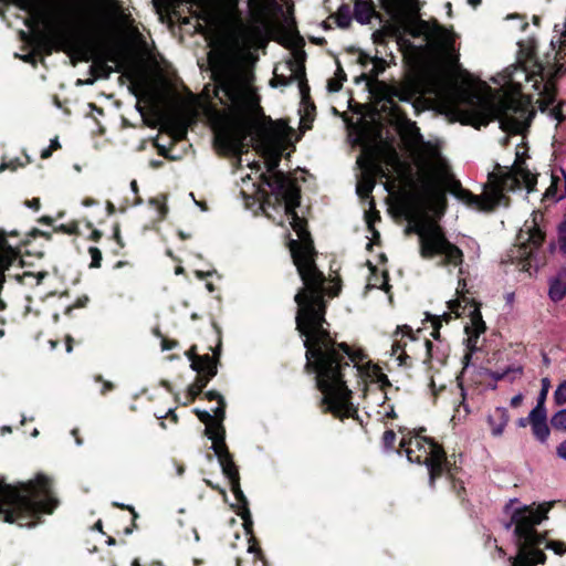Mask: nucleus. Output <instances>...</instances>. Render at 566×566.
<instances>
[{
    "instance_id": "nucleus-50",
    "label": "nucleus",
    "mask_w": 566,
    "mask_h": 566,
    "mask_svg": "<svg viewBox=\"0 0 566 566\" xmlns=\"http://www.w3.org/2000/svg\"><path fill=\"white\" fill-rule=\"evenodd\" d=\"M565 112H566V102H559L557 105L552 106L548 115L552 118L556 119L558 123H562L566 118Z\"/></svg>"
},
{
    "instance_id": "nucleus-56",
    "label": "nucleus",
    "mask_w": 566,
    "mask_h": 566,
    "mask_svg": "<svg viewBox=\"0 0 566 566\" xmlns=\"http://www.w3.org/2000/svg\"><path fill=\"white\" fill-rule=\"evenodd\" d=\"M352 52H355L358 54L357 56V63L361 65L363 67H367L369 63H371L373 59L369 54L366 52L359 50V49H352Z\"/></svg>"
},
{
    "instance_id": "nucleus-27",
    "label": "nucleus",
    "mask_w": 566,
    "mask_h": 566,
    "mask_svg": "<svg viewBox=\"0 0 566 566\" xmlns=\"http://www.w3.org/2000/svg\"><path fill=\"white\" fill-rule=\"evenodd\" d=\"M493 437H501L510 421V413L504 407H496L486 418Z\"/></svg>"
},
{
    "instance_id": "nucleus-26",
    "label": "nucleus",
    "mask_w": 566,
    "mask_h": 566,
    "mask_svg": "<svg viewBox=\"0 0 566 566\" xmlns=\"http://www.w3.org/2000/svg\"><path fill=\"white\" fill-rule=\"evenodd\" d=\"M566 296V266H562L548 281V297L558 303Z\"/></svg>"
},
{
    "instance_id": "nucleus-14",
    "label": "nucleus",
    "mask_w": 566,
    "mask_h": 566,
    "mask_svg": "<svg viewBox=\"0 0 566 566\" xmlns=\"http://www.w3.org/2000/svg\"><path fill=\"white\" fill-rule=\"evenodd\" d=\"M448 190L458 200L483 212H492L499 207L500 191H493V185H489V189L483 195L478 196L463 188L461 182L452 177Z\"/></svg>"
},
{
    "instance_id": "nucleus-28",
    "label": "nucleus",
    "mask_w": 566,
    "mask_h": 566,
    "mask_svg": "<svg viewBox=\"0 0 566 566\" xmlns=\"http://www.w3.org/2000/svg\"><path fill=\"white\" fill-rule=\"evenodd\" d=\"M376 14L375 6L371 0H356L354 4V18L361 24L370 22L371 18Z\"/></svg>"
},
{
    "instance_id": "nucleus-35",
    "label": "nucleus",
    "mask_w": 566,
    "mask_h": 566,
    "mask_svg": "<svg viewBox=\"0 0 566 566\" xmlns=\"http://www.w3.org/2000/svg\"><path fill=\"white\" fill-rule=\"evenodd\" d=\"M556 247H557L559 253H562L563 255H566V219L563 220L557 226V242L556 243L552 242L549 244L551 252H553L556 249Z\"/></svg>"
},
{
    "instance_id": "nucleus-37",
    "label": "nucleus",
    "mask_w": 566,
    "mask_h": 566,
    "mask_svg": "<svg viewBox=\"0 0 566 566\" xmlns=\"http://www.w3.org/2000/svg\"><path fill=\"white\" fill-rule=\"evenodd\" d=\"M371 381L377 382L379 385V389L385 394L382 407L386 405L387 397V388L391 387V382L386 374L382 373L381 368L379 367L377 371H375L371 377H369Z\"/></svg>"
},
{
    "instance_id": "nucleus-11",
    "label": "nucleus",
    "mask_w": 566,
    "mask_h": 566,
    "mask_svg": "<svg viewBox=\"0 0 566 566\" xmlns=\"http://www.w3.org/2000/svg\"><path fill=\"white\" fill-rule=\"evenodd\" d=\"M488 184L493 185V191H500L499 206L503 202L507 206L510 198L505 192L520 189L522 184L527 192L535 191L537 175L533 174L524 165V161L520 160V154L516 153V161L512 168H504L500 164H495L494 170L488 175Z\"/></svg>"
},
{
    "instance_id": "nucleus-30",
    "label": "nucleus",
    "mask_w": 566,
    "mask_h": 566,
    "mask_svg": "<svg viewBox=\"0 0 566 566\" xmlns=\"http://www.w3.org/2000/svg\"><path fill=\"white\" fill-rule=\"evenodd\" d=\"M290 66L292 72L294 73L293 77L298 80V87L302 101L306 103V101L310 99V86L305 75V66L303 63L298 64L295 61H291Z\"/></svg>"
},
{
    "instance_id": "nucleus-12",
    "label": "nucleus",
    "mask_w": 566,
    "mask_h": 566,
    "mask_svg": "<svg viewBox=\"0 0 566 566\" xmlns=\"http://www.w3.org/2000/svg\"><path fill=\"white\" fill-rule=\"evenodd\" d=\"M226 401L218 403L217 408L212 410L213 415L207 410L198 408L193 409V413L206 426L203 434L212 441L211 449L217 458L231 454L226 443V427L223 424L226 419Z\"/></svg>"
},
{
    "instance_id": "nucleus-19",
    "label": "nucleus",
    "mask_w": 566,
    "mask_h": 566,
    "mask_svg": "<svg viewBox=\"0 0 566 566\" xmlns=\"http://www.w3.org/2000/svg\"><path fill=\"white\" fill-rule=\"evenodd\" d=\"M280 161V155L272 156L265 160L266 172H262L260 175L261 186L258 187L255 192L258 199L260 200V206L265 203V196L263 195V192H265L266 195H277L279 191L275 188L274 180H276L279 175L281 174L287 177L283 171L277 169Z\"/></svg>"
},
{
    "instance_id": "nucleus-48",
    "label": "nucleus",
    "mask_w": 566,
    "mask_h": 566,
    "mask_svg": "<svg viewBox=\"0 0 566 566\" xmlns=\"http://www.w3.org/2000/svg\"><path fill=\"white\" fill-rule=\"evenodd\" d=\"M551 423L554 429L566 431V409L558 410L552 417Z\"/></svg>"
},
{
    "instance_id": "nucleus-53",
    "label": "nucleus",
    "mask_w": 566,
    "mask_h": 566,
    "mask_svg": "<svg viewBox=\"0 0 566 566\" xmlns=\"http://www.w3.org/2000/svg\"><path fill=\"white\" fill-rule=\"evenodd\" d=\"M448 356H449L448 348L442 347L440 345H438L436 347L433 346L432 361L436 360L439 364L444 365Z\"/></svg>"
},
{
    "instance_id": "nucleus-1",
    "label": "nucleus",
    "mask_w": 566,
    "mask_h": 566,
    "mask_svg": "<svg viewBox=\"0 0 566 566\" xmlns=\"http://www.w3.org/2000/svg\"><path fill=\"white\" fill-rule=\"evenodd\" d=\"M316 316L300 318L295 315V329L303 338L305 347L306 374H314L316 388L322 392L321 407L340 420L353 418L361 423L358 408L353 403V391L347 385V375L371 377L379 366L367 359L361 348L345 342H337L326 319L327 301L312 306Z\"/></svg>"
},
{
    "instance_id": "nucleus-55",
    "label": "nucleus",
    "mask_w": 566,
    "mask_h": 566,
    "mask_svg": "<svg viewBox=\"0 0 566 566\" xmlns=\"http://www.w3.org/2000/svg\"><path fill=\"white\" fill-rule=\"evenodd\" d=\"M157 419L160 420L159 422V426L163 428V429H166V423L164 421L165 418L169 419L171 422L174 423H178V416L175 411V409H169L166 415H155Z\"/></svg>"
},
{
    "instance_id": "nucleus-59",
    "label": "nucleus",
    "mask_w": 566,
    "mask_h": 566,
    "mask_svg": "<svg viewBox=\"0 0 566 566\" xmlns=\"http://www.w3.org/2000/svg\"><path fill=\"white\" fill-rule=\"evenodd\" d=\"M155 334L159 337H161V349L163 350H171L178 346V342L175 339H168L161 335L159 329L155 331Z\"/></svg>"
},
{
    "instance_id": "nucleus-57",
    "label": "nucleus",
    "mask_w": 566,
    "mask_h": 566,
    "mask_svg": "<svg viewBox=\"0 0 566 566\" xmlns=\"http://www.w3.org/2000/svg\"><path fill=\"white\" fill-rule=\"evenodd\" d=\"M96 382L102 384L101 395L105 396L107 392L114 390L115 385L112 381L105 380L101 375L94 377Z\"/></svg>"
},
{
    "instance_id": "nucleus-43",
    "label": "nucleus",
    "mask_w": 566,
    "mask_h": 566,
    "mask_svg": "<svg viewBox=\"0 0 566 566\" xmlns=\"http://www.w3.org/2000/svg\"><path fill=\"white\" fill-rule=\"evenodd\" d=\"M396 439H397V436L394 430H391V429L386 430L384 432L382 439H381L384 449L386 451H397L398 453H401V451H403V450L400 448L397 449L395 447Z\"/></svg>"
},
{
    "instance_id": "nucleus-36",
    "label": "nucleus",
    "mask_w": 566,
    "mask_h": 566,
    "mask_svg": "<svg viewBox=\"0 0 566 566\" xmlns=\"http://www.w3.org/2000/svg\"><path fill=\"white\" fill-rule=\"evenodd\" d=\"M347 80V75L342 67L340 63L337 61V69L335 72V77L331 78L327 83V88L329 92H338L343 87V83Z\"/></svg>"
},
{
    "instance_id": "nucleus-58",
    "label": "nucleus",
    "mask_w": 566,
    "mask_h": 566,
    "mask_svg": "<svg viewBox=\"0 0 566 566\" xmlns=\"http://www.w3.org/2000/svg\"><path fill=\"white\" fill-rule=\"evenodd\" d=\"M40 234H42V230L33 228L27 232L23 238L20 239V244L27 247L32 239L40 237Z\"/></svg>"
},
{
    "instance_id": "nucleus-40",
    "label": "nucleus",
    "mask_w": 566,
    "mask_h": 566,
    "mask_svg": "<svg viewBox=\"0 0 566 566\" xmlns=\"http://www.w3.org/2000/svg\"><path fill=\"white\" fill-rule=\"evenodd\" d=\"M528 417L530 423L547 421V411L545 408V403L542 401H537L536 406L531 410Z\"/></svg>"
},
{
    "instance_id": "nucleus-46",
    "label": "nucleus",
    "mask_w": 566,
    "mask_h": 566,
    "mask_svg": "<svg viewBox=\"0 0 566 566\" xmlns=\"http://www.w3.org/2000/svg\"><path fill=\"white\" fill-rule=\"evenodd\" d=\"M554 102H555V92L554 91L549 92L546 88L545 95L537 101L539 111L542 113L549 114V109L552 108Z\"/></svg>"
},
{
    "instance_id": "nucleus-44",
    "label": "nucleus",
    "mask_w": 566,
    "mask_h": 566,
    "mask_svg": "<svg viewBox=\"0 0 566 566\" xmlns=\"http://www.w3.org/2000/svg\"><path fill=\"white\" fill-rule=\"evenodd\" d=\"M523 375V367L516 366V367H507L503 373L497 374L495 376V379L503 380L507 379L509 381L513 382L517 378H520Z\"/></svg>"
},
{
    "instance_id": "nucleus-51",
    "label": "nucleus",
    "mask_w": 566,
    "mask_h": 566,
    "mask_svg": "<svg viewBox=\"0 0 566 566\" xmlns=\"http://www.w3.org/2000/svg\"><path fill=\"white\" fill-rule=\"evenodd\" d=\"M88 253L91 255V269H99L102 264V251L96 247H90Z\"/></svg>"
},
{
    "instance_id": "nucleus-62",
    "label": "nucleus",
    "mask_w": 566,
    "mask_h": 566,
    "mask_svg": "<svg viewBox=\"0 0 566 566\" xmlns=\"http://www.w3.org/2000/svg\"><path fill=\"white\" fill-rule=\"evenodd\" d=\"M387 39V32L384 30H377L373 33V41L376 44H385Z\"/></svg>"
},
{
    "instance_id": "nucleus-34",
    "label": "nucleus",
    "mask_w": 566,
    "mask_h": 566,
    "mask_svg": "<svg viewBox=\"0 0 566 566\" xmlns=\"http://www.w3.org/2000/svg\"><path fill=\"white\" fill-rule=\"evenodd\" d=\"M376 186V181L374 178H367L365 174H363L361 180L357 184V195L361 198H373L371 192ZM371 206L375 207L374 199H371Z\"/></svg>"
},
{
    "instance_id": "nucleus-29",
    "label": "nucleus",
    "mask_w": 566,
    "mask_h": 566,
    "mask_svg": "<svg viewBox=\"0 0 566 566\" xmlns=\"http://www.w3.org/2000/svg\"><path fill=\"white\" fill-rule=\"evenodd\" d=\"M527 237L525 238V240H523V234L520 233L517 235V240L520 241L518 244H530V247H532V249H537V250H541L544 241H545V238H546V233L545 231H543L539 227H537L536 224H534L528 231H527Z\"/></svg>"
},
{
    "instance_id": "nucleus-2",
    "label": "nucleus",
    "mask_w": 566,
    "mask_h": 566,
    "mask_svg": "<svg viewBox=\"0 0 566 566\" xmlns=\"http://www.w3.org/2000/svg\"><path fill=\"white\" fill-rule=\"evenodd\" d=\"M216 85L214 95L220 104L228 105V109L218 113L214 135V147L220 155L240 156L248 151L247 139L256 128V118H262L266 125L260 127V135L264 142L281 139L286 129L283 120H272L264 115L261 97L253 85V75L247 72L226 67L213 72Z\"/></svg>"
},
{
    "instance_id": "nucleus-61",
    "label": "nucleus",
    "mask_w": 566,
    "mask_h": 566,
    "mask_svg": "<svg viewBox=\"0 0 566 566\" xmlns=\"http://www.w3.org/2000/svg\"><path fill=\"white\" fill-rule=\"evenodd\" d=\"M374 276H375V283H374L375 286H377V287H379L380 290H384V291H388L390 289V285H389V282H388L389 281V275H388L387 271L382 272V282H381L380 285L377 284V282H378L377 274L374 275Z\"/></svg>"
},
{
    "instance_id": "nucleus-18",
    "label": "nucleus",
    "mask_w": 566,
    "mask_h": 566,
    "mask_svg": "<svg viewBox=\"0 0 566 566\" xmlns=\"http://www.w3.org/2000/svg\"><path fill=\"white\" fill-rule=\"evenodd\" d=\"M417 94V90L411 82L382 84L381 98L389 105L394 113L400 111L396 99L410 103Z\"/></svg>"
},
{
    "instance_id": "nucleus-5",
    "label": "nucleus",
    "mask_w": 566,
    "mask_h": 566,
    "mask_svg": "<svg viewBox=\"0 0 566 566\" xmlns=\"http://www.w3.org/2000/svg\"><path fill=\"white\" fill-rule=\"evenodd\" d=\"M57 505L53 481L43 473L19 485H0V520L6 523L34 526Z\"/></svg>"
},
{
    "instance_id": "nucleus-7",
    "label": "nucleus",
    "mask_w": 566,
    "mask_h": 566,
    "mask_svg": "<svg viewBox=\"0 0 566 566\" xmlns=\"http://www.w3.org/2000/svg\"><path fill=\"white\" fill-rule=\"evenodd\" d=\"M33 44L50 55L53 50L65 52L72 60L73 65L77 61L94 63L90 66V74L97 75V78H107L113 69L107 62H116L117 56L113 50L101 53V45L94 39H76L64 30H57L52 35L36 32L32 38Z\"/></svg>"
},
{
    "instance_id": "nucleus-32",
    "label": "nucleus",
    "mask_w": 566,
    "mask_h": 566,
    "mask_svg": "<svg viewBox=\"0 0 566 566\" xmlns=\"http://www.w3.org/2000/svg\"><path fill=\"white\" fill-rule=\"evenodd\" d=\"M460 468L457 465L454 455H451L450 458L446 454V460L443 461L442 468H441V476L446 474L448 480L450 481L453 486H455V478L459 473Z\"/></svg>"
},
{
    "instance_id": "nucleus-13",
    "label": "nucleus",
    "mask_w": 566,
    "mask_h": 566,
    "mask_svg": "<svg viewBox=\"0 0 566 566\" xmlns=\"http://www.w3.org/2000/svg\"><path fill=\"white\" fill-rule=\"evenodd\" d=\"M415 201L424 214L433 213L438 219L443 217L448 208L446 190L433 179L421 181L415 193Z\"/></svg>"
},
{
    "instance_id": "nucleus-22",
    "label": "nucleus",
    "mask_w": 566,
    "mask_h": 566,
    "mask_svg": "<svg viewBox=\"0 0 566 566\" xmlns=\"http://www.w3.org/2000/svg\"><path fill=\"white\" fill-rule=\"evenodd\" d=\"M357 164L363 170V174H365L367 178H374L375 181L377 178H386L388 176L387 168L382 165L378 154L375 151L370 150L365 153L364 156L357 159Z\"/></svg>"
},
{
    "instance_id": "nucleus-64",
    "label": "nucleus",
    "mask_w": 566,
    "mask_h": 566,
    "mask_svg": "<svg viewBox=\"0 0 566 566\" xmlns=\"http://www.w3.org/2000/svg\"><path fill=\"white\" fill-rule=\"evenodd\" d=\"M543 382V387H542V390L538 395V398H537V401H542L545 403L546 401V397H547V392H548V388H549V380L547 378H544L542 380Z\"/></svg>"
},
{
    "instance_id": "nucleus-20",
    "label": "nucleus",
    "mask_w": 566,
    "mask_h": 566,
    "mask_svg": "<svg viewBox=\"0 0 566 566\" xmlns=\"http://www.w3.org/2000/svg\"><path fill=\"white\" fill-rule=\"evenodd\" d=\"M469 316L471 322L464 327V332L468 335L464 344L468 350L475 353L478 350L479 337L485 332L486 325L482 318L480 306L474 301L470 304Z\"/></svg>"
},
{
    "instance_id": "nucleus-52",
    "label": "nucleus",
    "mask_w": 566,
    "mask_h": 566,
    "mask_svg": "<svg viewBox=\"0 0 566 566\" xmlns=\"http://www.w3.org/2000/svg\"><path fill=\"white\" fill-rule=\"evenodd\" d=\"M554 400L557 406L566 403V379L563 380L554 392Z\"/></svg>"
},
{
    "instance_id": "nucleus-23",
    "label": "nucleus",
    "mask_w": 566,
    "mask_h": 566,
    "mask_svg": "<svg viewBox=\"0 0 566 566\" xmlns=\"http://www.w3.org/2000/svg\"><path fill=\"white\" fill-rule=\"evenodd\" d=\"M430 35L437 42V46L444 53H451L454 51L455 34L452 29H448L434 20L430 30Z\"/></svg>"
},
{
    "instance_id": "nucleus-41",
    "label": "nucleus",
    "mask_w": 566,
    "mask_h": 566,
    "mask_svg": "<svg viewBox=\"0 0 566 566\" xmlns=\"http://www.w3.org/2000/svg\"><path fill=\"white\" fill-rule=\"evenodd\" d=\"M235 513L242 518L243 528L247 535L252 537L253 534V521L252 515L249 507H243L242 510H235Z\"/></svg>"
},
{
    "instance_id": "nucleus-25",
    "label": "nucleus",
    "mask_w": 566,
    "mask_h": 566,
    "mask_svg": "<svg viewBox=\"0 0 566 566\" xmlns=\"http://www.w3.org/2000/svg\"><path fill=\"white\" fill-rule=\"evenodd\" d=\"M216 376V370L212 369H210L209 373L197 374L193 382L187 388L186 401L182 405L187 406L193 402L203 392V389L208 386L210 380Z\"/></svg>"
},
{
    "instance_id": "nucleus-39",
    "label": "nucleus",
    "mask_w": 566,
    "mask_h": 566,
    "mask_svg": "<svg viewBox=\"0 0 566 566\" xmlns=\"http://www.w3.org/2000/svg\"><path fill=\"white\" fill-rule=\"evenodd\" d=\"M248 552L254 555L255 560H260L262 566H268V562L265 559V555L260 547V544L254 535L249 538V547Z\"/></svg>"
},
{
    "instance_id": "nucleus-54",
    "label": "nucleus",
    "mask_w": 566,
    "mask_h": 566,
    "mask_svg": "<svg viewBox=\"0 0 566 566\" xmlns=\"http://www.w3.org/2000/svg\"><path fill=\"white\" fill-rule=\"evenodd\" d=\"M427 319H429L431 322V325H432L431 336L436 340L440 342V328H441V319H440V317H436L434 315H431V314L427 313Z\"/></svg>"
},
{
    "instance_id": "nucleus-42",
    "label": "nucleus",
    "mask_w": 566,
    "mask_h": 566,
    "mask_svg": "<svg viewBox=\"0 0 566 566\" xmlns=\"http://www.w3.org/2000/svg\"><path fill=\"white\" fill-rule=\"evenodd\" d=\"M531 426L534 437L541 442H545L551 432L547 422H531Z\"/></svg>"
},
{
    "instance_id": "nucleus-49",
    "label": "nucleus",
    "mask_w": 566,
    "mask_h": 566,
    "mask_svg": "<svg viewBox=\"0 0 566 566\" xmlns=\"http://www.w3.org/2000/svg\"><path fill=\"white\" fill-rule=\"evenodd\" d=\"M543 544L545 548L553 551L556 555L562 556L566 553V544L562 541L549 539L548 535Z\"/></svg>"
},
{
    "instance_id": "nucleus-47",
    "label": "nucleus",
    "mask_w": 566,
    "mask_h": 566,
    "mask_svg": "<svg viewBox=\"0 0 566 566\" xmlns=\"http://www.w3.org/2000/svg\"><path fill=\"white\" fill-rule=\"evenodd\" d=\"M54 232H60L69 235H80L78 222L76 220H72L66 224H60L53 228Z\"/></svg>"
},
{
    "instance_id": "nucleus-31",
    "label": "nucleus",
    "mask_w": 566,
    "mask_h": 566,
    "mask_svg": "<svg viewBox=\"0 0 566 566\" xmlns=\"http://www.w3.org/2000/svg\"><path fill=\"white\" fill-rule=\"evenodd\" d=\"M371 63H373V67L369 71V73L368 74L363 73L357 78V82H359V80L366 81L368 83L373 82V81H377L378 76L380 74H382L385 72L386 67L388 66L387 61L385 59L378 57V56H374Z\"/></svg>"
},
{
    "instance_id": "nucleus-21",
    "label": "nucleus",
    "mask_w": 566,
    "mask_h": 566,
    "mask_svg": "<svg viewBox=\"0 0 566 566\" xmlns=\"http://www.w3.org/2000/svg\"><path fill=\"white\" fill-rule=\"evenodd\" d=\"M512 258L525 272H530L531 269L537 272L539 268L546 264V258L541 253V250L532 249L530 244L516 245V249L512 251Z\"/></svg>"
},
{
    "instance_id": "nucleus-15",
    "label": "nucleus",
    "mask_w": 566,
    "mask_h": 566,
    "mask_svg": "<svg viewBox=\"0 0 566 566\" xmlns=\"http://www.w3.org/2000/svg\"><path fill=\"white\" fill-rule=\"evenodd\" d=\"M8 237L20 238V233L17 230L7 232L0 229V291H2L6 282L4 272L17 261H21V248L23 247L20 241L15 247H12L8 242Z\"/></svg>"
},
{
    "instance_id": "nucleus-60",
    "label": "nucleus",
    "mask_w": 566,
    "mask_h": 566,
    "mask_svg": "<svg viewBox=\"0 0 566 566\" xmlns=\"http://www.w3.org/2000/svg\"><path fill=\"white\" fill-rule=\"evenodd\" d=\"M202 394H203V398L209 401L217 400L218 403H220L221 401H226L224 397L217 390H208Z\"/></svg>"
},
{
    "instance_id": "nucleus-63",
    "label": "nucleus",
    "mask_w": 566,
    "mask_h": 566,
    "mask_svg": "<svg viewBox=\"0 0 566 566\" xmlns=\"http://www.w3.org/2000/svg\"><path fill=\"white\" fill-rule=\"evenodd\" d=\"M149 205L154 206V207H157L158 210H159V213L161 214V217L166 216L168 209L158 198H150L149 199Z\"/></svg>"
},
{
    "instance_id": "nucleus-38",
    "label": "nucleus",
    "mask_w": 566,
    "mask_h": 566,
    "mask_svg": "<svg viewBox=\"0 0 566 566\" xmlns=\"http://www.w3.org/2000/svg\"><path fill=\"white\" fill-rule=\"evenodd\" d=\"M336 23L339 28L346 29L352 22V11L348 4H342L336 12Z\"/></svg>"
},
{
    "instance_id": "nucleus-8",
    "label": "nucleus",
    "mask_w": 566,
    "mask_h": 566,
    "mask_svg": "<svg viewBox=\"0 0 566 566\" xmlns=\"http://www.w3.org/2000/svg\"><path fill=\"white\" fill-rule=\"evenodd\" d=\"M419 237V253L422 259L431 260L438 255L442 259L439 266H460L464 261L462 250L450 242L443 229L436 222L429 223L420 219L416 220L407 229Z\"/></svg>"
},
{
    "instance_id": "nucleus-6",
    "label": "nucleus",
    "mask_w": 566,
    "mask_h": 566,
    "mask_svg": "<svg viewBox=\"0 0 566 566\" xmlns=\"http://www.w3.org/2000/svg\"><path fill=\"white\" fill-rule=\"evenodd\" d=\"M555 505V501L539 504L523 505L512 511L510 521L504 527L514 526L513 535L517 553L510 557L511 566L544 565L547 556L539 546L546 541L548 531L538 532L536 527L548 520V513Z\"/></svg>"
},
{
    "instance_id": "nucleus-10",
    "label": "nucleus",
    "mask_w": 566,
    "mask_h": 566,
    "mask_svg": "<svg viewBox=\"0 0 566 566\" xmlns=\"http://www.w3.org/2000/svg\"><path fill=\"white\" fill-rule=\"evenodd\" d=\"M391 355L397 357L399 366L411 368L415 360L422 358V363L431 368L433 344L422 335L421 329L413 332L409 325L397 326Z\"/></svg>"
},
{
    "instance_id": "nucleus-33",
    "label": "nucleus",
    "mask_w": 566,
    "mask_h": 566,
    "mask_svg": "<svg viewBox=\"0 0 566 566\" xmlns=\"http://www.w3.org/2000/svg\"><path fill=\"white\" fill-rule=\"evenodd\" d=\"M448 307L450 310L449 313H443L441 316L434 315L436 317H440L441 323L443 321L446 323H449L451 319H453V316H452L453 314L455 315L454 317H460L461 315H463L465 313V310H467V305L462 306L460 300L449 301Z\"/></svg>"
},
{
    "instance_id": "nucleus-16",
    "label": "nucleus",
    "mask_w": 566,
    "mask_h": 566,
    "mask_svg": "<svg viewBox=\"0 0 566 566\" xmlns=\"http://www.w3.org/2000/svg\"><path fill=\"white\" fill-rule=\"evenodd\" d=\"M212 354H198L197 345H192L186 353V357L190 361V367L196 374L209 373L210 369L216 370L218 374V365L220 364L221 356V338H218V344L211 348Z\"/></svg>"
},
{
    "instance_id": "nucleus-9",
    "label": "nucleus",
    "mask_w": 566,
    "mask_h": 566,
    "mask_svg": "<svg viewBox=\"0 0 566 566\" xmlns=\"http://www.w3.org/2000/svg\"><path fill=\"white\" fill-rule=\"evenodd\" d=\"M406 430V428H399V432L403 434L399 447L406 452L410 462L427 467L429 486L434 489L437 480L441 478V468L446 460L444 448L433 438L419 434L410 436V431H408V434H405Z\"/></svg>"
},
{
    "instance_id": "nucleus-24",
    "label": "nucleus",
    "mask_w": 566,
    "mask_h": 566,
    "mask_svg": "<svg viewBox=\"0 0 566 566\" xmlns=\"http://www.w3.org/2000/svg\"><path fill=\"white\" fill-rule=\"evenodd\" d=\"M566 197V172L560 169V176L552 174L551 185L543 195L544 201L557 202Z\"/></svg>"
},
{
    "instance_id": "nucleus-3",
    "label": "nucleus",
    "mask_w": 566,
    "mask_h": 566,
    "mask_svg": "<svg viewBox=\"0 0 566 566\" xmlns=\"http://www.w3.org/2000/svg\"><path fill=\"white\" fill-rule=\"evenodd\" d=\"M274 184L279 191L277 195L263 192L265 203L261 205V209L266 217H269V209L275 211L283 209L284 213L291 219L292 229L296 232L298 240L291 239L287 242V248L303 283V286L294 295V302L297 305L296 313H300V318L313 317L316 316V311L312 306L326 301L325 296L329 298L338 296L342 290L340 283L325 286L327 279L317 266L316 258L318 253L307 229V220L301 218L296 211L301 205V187L296 180L281 174L274 180Z\"/></svg>"
},
{
    "instance_id": "nucleus-45",
    "label": "nucleus",
    "mask_w": 566,
    "mask_h": 566,
    "mask_svg": "<svg viewBox=\"0 0 566 566\" xmlns=\"http://www.w3.org/2000/svg\"><path fill=\"white\" fill-rule=\"evenodd\" d=\"M25 163L21 161L20 158H13L8 161L2 160V163L0 164V172H3L4 170L15 171L19 167H24L27 164L31 163V159L28 155L25 156Z\"/></svg>"
},
{
    "instance_id": "nucleus-4",
    "label": "nucleus",
    "mask_w": 566,
    "mask_h": 566,
    "mask_svg": "<svg viewBox=\"0 0 566 566\" xmlns=\"http://www.w3.org/2000/svg\"><path fill=\"white\" fill-rule=\"evenodd\" d=\"M448 98L459 115L461 124L473 126L476 129L488 126L495 113L499 112L504 128L521 134L531 125L535 116V111L528 103L510 98L496 107L491 101L458 85L448 92Z\"/></svg>"
},
{
    "instance_id": "nucleus-17",
    "label": "nucleus",
    "mask_w": 566,
    "mask_h": 566,
    "mask_svg": "<svg viewBox=\"0 0 566 566\" xmlns=\"http://www.w3.org/2000/svg\"><path fill=\"white\" fill-rule=\"evenodd\" d=\"M218 461L222 469L223 475L229 480L231 491L238 502V505L235 507L233 506L234 511L242 510L243 507H249V501L240 485L239 469L233 460V455H223L221 458H218Z\"/></svg>"
}]
</instances>
